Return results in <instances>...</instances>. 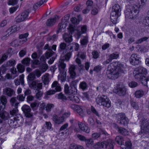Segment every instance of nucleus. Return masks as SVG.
<instances>
[{
  "mask_svg": "<svg viewBox=\"0 0 149 149\" xmlns=\"http://www.w3.org/2000/svg\"><path fill=\"white\" fill-rule=\"evenodd\" d=\"M22 117L20 115L10 119L8 121V123L11 127L15 128L19 127L22 123L23 121Z\"/></svg>",
  "mask_w": 149,
  "mask_h": 149,
  "instance_id": "6e6552de",
  "label": "nucleus"
},
{
  "mask_svg": "<svg viewBox=\"0 0 149 149\" xmlns=\"http://www.w3.org/2000/svg\"><path fill=\"white\" fill-rule=\"evenodd\" d=\"M22 109L26 117L30 118L32 116V113L31 112V109L29 106L26 105H24Z\"/></svg>",
  "mask_w": 149,
  "mask_h": 149,
  "instance_id": "f3484780",
  "label": "nucleus"
},
{
  "mask_svg": "<svg viewBox=\"0 0 149 149\" xmlns=\"http://www.w3.org/2000/svg\"><path fill=\"white\" fill-rule=\"evenodd\" d=\"M70 149H85L82 146L77 145L74 144L70 145Z\"/></svg>",
  "mask_w": 149,
  "mask_h": 149,
  "instance_id": "37998d69",
  "label": "nucleus"
},
{
  "mask_svg": "<svg viewBox=\"0 0 149 149\" xmlns=\"http://www.w3.org/2000/svg\"><path fill=\"white\" fill-rule=\"evenodd\" d=\"M17 76V75H15L13 77L11 74H10V73H8L6 74L5 76V78L7 79H13L15 78Z\"/></svg>",
  "mask_w": 149,
  "mask_h": 149,
  "instance_id": "0e129e2a",
  "label": "nucleus"
},
{
  "mask_svg": "<svg viewBox=\"0 0 149 149\" xmlns=\"http://www.w3.org/2000/svg\"><path fill=\"white\" fill-rule=\"evenodd\" d=\"M131 105L134 109L136 110H138L139 109V106L138 104L134 102H131Z\"/></svg>",
  "mask_w": 149,
  "mask_h": 149,
  "instance_id": "4d7b16f0",
  "label": "nucleus"
},
{
  "mask_svg": "<svg viewBox=\"0 0 149 149\" xmlns=\"http://www.w3.org/2000/svg\"><path fill=\"white\" fill-rule=\"evenodd\" d=\"M65 17H64L62 18L61 22L59 23L58 25V31L59 32H64L63 37L64 40H65L64 38V35L65 34Z\"/></svg>",
  "mask_w": 149,
  "mask_h": 149,
  "instance_id": "a211bd4d",
  "label": "nucleus"
},
{
  "mask_svg": "<svg viewBox=\"0 0 149 149\" xmlns=\"http://www.w3.org/2000/svg\"><path fill=\"white\" fill-rule=\"evenodd\" d=\"M43 93L42 91H38L36 94V98L38 99H39V98L42 96Z\"/></svg>",
  "mask_w": 149,
  "mask_h": 149,
  "instance_id": "680f3d73",
  "label": "nucleus"
},
{
  "mask_svg": "<svg viewBox=\"0 0 149 149\" xmlns=\"http://www.w3.org/2000/svg\"><path fill=\"white\" fill-rule=\"evenodd\" d=\"M30 59L29 58H26L22 60V63L26 66H29L30 64Z\"/></svg>",
  "mask_w": 149,
  "mask_h": 149,
  "instance_id": "a19ab883",
  "label": "nucleus"
},
{
  "mask_svg": "<svg viewBox=\"0 0 149 149\" xmlns=\"http://www.w3.org/2000/svg\"><path fill=\"white\" fill-rule=\"evenodd\" d=\"M52 88H54L56 92H59L61 90V87L57 81H54L52 85Z\"/></svg>",
  "mask_w": 149,
  "mask_h": 149,
  "instance_id": "c85d7f7f",
  "label": "nucleus"
},
{
  "mask_svg": "<svg viewBox=\"0 0 149 149\" xmlns=\"http://www.w3.org/2000/svg\"><path fill=\"white\" fill-rule=\"evenodd\" d=\"M48 0H42L40 1L33 5V7L35 9H37L44 3L46 2Z\"/></svg>",
  "mask_w": 149,
  "mask_h": 149,
  "instance_id": "72a5a7b5",
  "label": "nucleus"
},
{
  "mask_svg": "<svg viewBox=\"0 0 149 149\" xmlns=\"http://www.w3.org/2000/svg\"><path fill=\"white\" fill-rule=\"evenodd\" d=\"M129 86L131 88H134L137 86L138 84L136 82L132 81L129 83Z\"/></svg>",
  "mask_w": 149,
  "mask_h": 149,
  "instance_id": "5fc2aeb1",
  "label": "nucleus"
},
{
  "mask_svg": "<svg viewBox=\"0 0 149 149\" xmlns=\"http://www.w3.org/2000/svg\"><path fill=\"white\" fill-rule=\"evenodd\" d=\"M144 92L142 90L137 91L135 93V97L137 98H140L144 95Z\"/></svg>",
  "mask_w": 149,
  "mask_h": 149,
  "instance_id": "473e14b6",
  "label": "nucleus"
},
{
  "mask_svg": "<svg viewBox=\"0 0 149 149\" xmlns=\"http://www.w3.org/2000/svg\"><path fill=\"white\" fill-rule=\"evenodd\" d=\"M91 110L92 113L96 116L98 117H100V115L98 111H97L95 108L93 106H91Z\"/></svg>",
  "mask_w": 149,
  "mask_h": 149,
  "instance_id": "09e8293b",
  "label": "nucleus"
},
{
  "mask_svg": "<svg viewBox=\"0 0 149 149\" xmlns=\"http://www.w3.org/2000/svg\"><path fill=\"white\" fill-rule=\"evenodd\" d=\"M54 107V105L53 104H47L46 107V110L48 112L50 111H51V109Z\"/></svg>",
  "mask_w": 149,
  "mask_h": 149,
  "instance_id": "3c124183",
  "label": "nucleus"
},
{
  "mask_svg": "<svg viewBox=\"0 0 149 149\" xmlns=\"http://www.w3.org/2000/svg\"><path fill=\"white\" fill-rule=\"evenodd\" d=\"M121 11V8L119 5L116 4L113 6L110 15L111 20L113 24L117 23V19L120 15Z\"/></svg>",
  "mask_w": 149,
  "mask_h": 149,
  "instance_id": "39448f33",
  "label": "nucleus"
},
{
  "mask_svg": "<svg viewBox=\"0 0 149 149\" xmlns=\"http://www.w3.org/2000/svg\"><path fill=\"white\" fill-rule=\"evenodd\" d=\"M8 4L9 5H14L17 3V0H8Z\"/></svg>",
  "mask_w": 149,
  "mask_h": 149,
  "instance_id": "bf43d9fd",
  "label": "nucleus"
},
{
  "mask_svg": "<svg viewBox=\"0 0 149 149\" xmlns=\"http://www.w3.org/2000/svg\"><path fill=\"white\" fill-rule=\"evenodd\" d=\"M87 29V27L85 25L82 26L81 27V31L82 32L81 33V32H78L77 33V35L78 37L79 38L82 33H84L86 32Z\"/></svg>",
  "mask_w": 149,
  "mask_h": 149,
  "instance_id": "e433bc0d",
  "label": "nucleus"
},
{
  "mask_svg": "<svg viewBox=\"0 0 149 149\" xmlns=\"http://www.w3.org/2000/svg\"><path fill=\"white\" fill-rule=\"evenodd\" d=\"M17 68L18 71L20 73L23 72L24 71V66L20 64H18Z\"/></svg>",
  "mask_w": 149,
  "mask_h": 149,
  "instance_id": "49530a36",
  "label": "nucleus"
},
{
  "mask_svg": "<svg viewBox=\"0 0 149 149\" xmlns=\"http://www.w3.org/2000/svg\"><path fill=\"white\" fill-rule=\"evenodd\" d=\"M116 141L120 145L123 146V143L124 139L123 137L121 136H117L115 139Z\"/></svg>",
  "mask_w": 149,
  "mask_h": 149,
  "instance_id": "f704fd0d",
  "label": "nucleus"
},
{
  "mask_svg": "<svg viewBox=\"0 0 149 149\" xmlns=\"http://www.w3.org/2000/svg\"><path fill=\"white\" fill-rule=\"evenodd\" d=\"M49 75L48 73H45L41 77L42 81L45 85H48L50 81L49 79Z\"/></svg>",
  "mask_w": 149,
  "mask_h": 149,
  "instance_id": "bb28decb",
  "label": "nucleus"
},
{
  "mask_svg": "<svg viewBox=\"0 0 149 149\" xmlns=\"http://www.w3.org/2000/svg\"><path fill=\"white\" fill-rule=\"evenodd\" d=\"M34 72V74H35V75H36L38 78H39L41 75V72L38 69L36 70Z\"/></svg>",
  "mask_w": 149,
  "mask_h": 149,
  "instance_id": "69168bd1",
  "label": "nucleus"
},
{
  "mask_svg": "<svg viewBox=\"0 0 149 149\" xmlns=\"http://www.w3.org/2000/svg\"><path fill=\"white\" fill-rule=\"evenodd\" d=\"M35 78V74L33 73H31L28 76V84L29 87L36 90L42 89V84L39 82L37 80L33 81Z\"/></svg>",
  "mask_w": 149,
  "mask_h": 149,
  "instance_id": "20e7f679",
  "label": "nucleus"
},
{
  "mask_svg": "<svg viewBox=\"0 0 149 149\" xmlns=\"http://www.w3.org/2000/svg\"><path fill=\"white\" fill-rule=\"evenodd\" d=\"M93 3L92 1L91 0H88L86 2V5L87 7L91 9V7L93 5Z\"/></svg>",
  "mask_w": 149,
  "mask_h": 149,
  "instance_id": "6e6d98bb",
  "label": "nucleus"
},
{
  "mask_svg": "<svg viewBox=\"0 0 149 149\" xmlns=\"http://www.w3.org/2000/svg\"><path fill=\"white\" fill-rule=\"evenodd\" d=\"M79 108L76 111L81 116V117L84 116V114L82 109L79 106Z\"/></svg>",
  "mask_w": 149,
  "mask_h": 149,
  "instance_id": "603ef678",
  "label": "nucleus"
},
{
  "mask_svg": "<svg viewBox=\"0 0 149 149\" xmlns=\"http://www.w3.org/2000/svg\"><path fill=\"white\" fill-rule=\"evenodd\" d=\"M65 49V43L64 42H61L59 45V51L62 52Z\"/></svg>",
  "mask_w": 149,
  "mask_h": 149,
  "instance_id": "8fccbe9b",
  "label": "nucleus"
},
{
  "mask_svg": "<svg viewBox=\"0 0 149 149\" xmlns=\"http://www.w3.org/2000/svg\"><path fill=\"white\" fill-rule=\"evenodd\" d=\"M77 137L79 140L82 141H85L86 139L84 136L79 134H78L77 135Z\"/></svg>",
  "mask_w": 149,
  "mask_h": 149,
  "instance_id": "338daca9",
  "label": "nucleus"
},
{
  "mask_svg": "<svg viewBox=\"0 0 149 149\" xmlns=\"http://www.w3.org/2000/svg\"><path fill=\"white\" fill-rule=\"evenodd\" d=\"M10 102L12 106L17 108L19 103L16 100V97H14L11 98L10 100Z\"/></svg>",
  "mask_w": 149,
  "mask_h": 149,
  "instance_id": "c756f323",
  "label": "nucleus"
},
{
  "mask_svg": "<svg viewBox=\"0 0 149 149\" xmlns=\"http://www.w3.org/2000/svg\"><path fill=\"white\" fill-rule=\"evenodd\" d=\"M54 53L51 49L47 50L45 53V56L47 59L52 56Z\"/></svg>",
  "mask_w": 149,
  "mask_h": 149,
  "instance_id": "4c0bfd02",
  "label": "nucleus"
},
{
  "mask_svg": "<svg viewBox=\"0 0 149 149\" xmlns=\"http://www.w3.org/2000/svg\"><path fill=\"white\" fill-rule=\"evenodd\" d=\"M96 102L97 104L103 106L107 108L111 107V102L107 96L103 95L101 97H97L96 98Z\"/></svg>",
  "mask_w": 149,
  "mask_h": 149,
  "instance_id": "0eeeda50",
  "label": "nucleus"
},
{
  "mask_svg": "<svg viewBox=\"0 0 149 149\" xmlns=\"http://www.w3.org/2000/svg\"><path fill=\"white\" fill-rule=\"evenodd\" d=\"M79 87L82 90L84 91L87 89L88 86L87 84L85 81H83L80 83Z\"/></svg>",
  "mask_w": 149,
  "mask_h": 149,
  "instance_id": "2f4dec72",
  "label": "nucleus"
},
{
  "mask_svg": "<svg viewBox=\"0 0 149 149\" xmlns=\"http://www.w3.org/2000/svg\"><path fill=\"white\" fill-rule=\"evenodd\" d=\"M29 10H26L18 15L15 18V21L17 22H20L25 20L27 18Z\"/></svg>",
  "mask_w": 149,
  "mask_h": 149,
  "instance_id": "4468645a",
  "label": "nucleus"
},
{
  "mask_svg": "<svg viewBox=\"0 0 149 149\" xmlns=\"http://www.w3.org/2000/svg\"><path fill=\"white\" fill-rule=\"evenodd\" d=\"M16 64L15 61L13 59L10 60L8 61L6 63L7 67L14 66Z\"/></svg>",
  "mask_w": 149,
  "mask_h": 149,
  "instance_id": "79ce46f5",
  "label": "nucleus"
},
{
  "mask_svg": "<svg viewBox=\"0 0 149 149\" xmlns=\"http://www.w3.org/2000/svg\"><path fill=\"white\" fill-rule=\"evenodd\" d=\"M0 100L3 105H5L7 103V99L5 96H1L0 98Z\"/></svg>",
  "mask_w": 149,
  "mask_h": 149,
  "instance_id": "052dcab7",
  "label": "nucleus"
},
{
  "mask_svg": "<svg viewBox=\"0 0 149 149\" xmlns=\"http://www.w3.org/2000/svg\"><path fill=\"white\" fill-rule=\"evenodd\" d=\"M116 118L118 123L124 125L128 123V119L124 113H119L116 115Z\"/></svg>",
  "mask_w": 149,
  "mask_h": 149,
  "instance_id": "9b49d317",
  "label": "nucleus"
},
{
  "mask_svg": "<svg viewBox=\"0 0 149 149\" xmlns=\"http://www.w3.org/2000/svg\"><path fill=\"white\" fill-rule=\"evenodd\" d=\"M101 148L102 149H106L107 147L109 148L111 144H114V142L113 140L109 139L107 141H104L101 142Z\"/></svg>",
  "mask_w": 149,
  "mask_h": 149,
  "instance_id": "aec40b11",
  "label": "nucleus"
},
{
  "mask_svg": "<svg viewBox=\"0 0 149 149\" xmlns=\"http://www.w3.org/2000/svg\"><path fill=\"white\" fill-rule=\"evenodd\" d=\"M26 53V49L22 50L19 53V55L20 57H22L25 55Z\"/></svg>",
  "mask_w": 149,
  "mask_h": 149,
  "instance_id": "e2e57ef3",
  "label": "nucleus"
},
{
  "mask_svg": "<svg viewBox=\"0 0 149 149\" xmlns=\"http://www.w3.org/2000/svg\"><path fill=\"white\" fill-rule=\"evenodd\" d=\"M100 52L96 50H93L92 51V54L93 56V58L96 59L99 58Z\"/></svg>",
  "mask_w": 149,
  "mask_h": 149,
  "instance_id": "58836bf2",
  "label": "nucleus"
},
{
  "mask_svg": "<svg viewBox=\"0 0 149 149\" xmlns=\"http://www.w3.org/2000/svg\"><path fill=\"white\" fill-rule=\"evenodd\" d=\"M133 75L137 81H141L144 85H147L149 80V75L146 68L142 67H139L134 70Z\"/></svg>",
  "mask_w": 149,
  "mask_h": 149,
  "instance_id": "7ed1b4c3",
  "label": "nucleus"
},
{
  "mask_svg": "<svg viewBox=\"0 0 149 149\" xmlns=\"http://www.w3.org/2000/svg\"><path fill=\"white\" fill-rule=\"evenodd\" d=\"M124 65L118 61L113 62L109 65L106 71L107 77L109 79H117L122 73L125 72Z\"/></svg>",
  "mask_w": 149,
  "mask_h": 149,
  "instance_id": "f257e3e1",
  "label": "nucleus"
},
{
  "mask_svg": "<svg viewBox=\"0 0 149 149\" xmlns=\"http://www.w3.org/2000/svg\"><path fill=\"white\" fill-rule=\"evenodd\" d=\"M149 132V120L143 118L141 124V130L140 134H146Z\"/></svg>",
  "mask_w": 149,
  "mask_h": 149,
  "instance_id": "1a4fd4ad",
  "label": "nucleus"
},
{
  "mask_svg": "<svg viewBox=\"0 0 149 149\" xmlns=\"http://www.w3.org/2000/svg\"><path fill=\"white\" fill-rule=\"evenodd\" d=\"M118 132L121 134L124 135L128 134V132L127 130L123 127H118Z\"/></svg>",
  "mask_w": 149,
  "mask_h": 149,
  "instance_id": "c9c22d12",
  "label": "nucleus"
},
{
  "mask_svg": "<svg viewBox=\"0 0 149 149\" xmlns=\"http://www.w3.org/2000/svg\"><path fill=\"white\" fill-rule=\"evenodd\" d=\"M119 54L118 52H114L113 53L110 54L107 57V59L104 61L103 64L106 65L109 63L113 59H117L119 57Z\"/></svg>",
  "mask_w": 149,
  "mask_h": 149,
  "instance_id": "2eb2a0df",
  "label": "nucleus"
},
{
  "mask_svg": "<svg viewBox=\"0 0 149 149\" xmlns=\"http://www.w3.org/2000/svg\"><path fill=\"white\" fill-rule=\"evenodd\" d=\"M148 38L146 37L141 38L137 40L136 42V44L141 43L143 42L146 40L148 39Z\"/></svg>",
  "mask_w": 149,
  "mask_h": 149,
  "instance_id": "864d4df0",
  "label": "nucleus"
},
{
  "mask_svg": "<svg viewBox=\"0 0 149 149\" xmlns=\"http://www.w3.org/2000/svg\"><path fill=\"white\" fill-rule=\"evenodd\" d=\"M117 94L120 96H124L127 92V89L124 85L122 83L118 84L117 87Z\"/></svg>",
  "mask_w": 149,
  "mask_h": 149,
  "instance_id": "ddd939ff",
  "label": "nucleus"
},
{
  "mask_svg": "<svg viewBox=\"0 0 149 149\" xmlns=\"http://www.w3.org/2000/svg\"><path fill=\"white\" fill-rule=\"evenodd\" d=\"M146 0H138V5L128 6L125 11L126 19H135L137 17L139 11V8L145 6Z\"/></svg>",
  "mask_w": 149,
  "mask_h": 149,
  "instance_id": "f03ea898",
  "label": "nucleus"
},
{
  "mask_svg": "<svg viewBox=\"0 0 149 149\" xmlns=\"http://www.w3.org/2000/svg\"><path fill=\"white\" fill-rule=\"evenodd\" d=\"M0 117L2 120L5 121L7 120L9 117V114L7 112L3 111L0 112Z\"/></svg>",
  "mask_w": 149,
  "mask_h": 149,
  "instance_id": "a878e982",
  "label": "nucleus"
},
{
  "mask_svg": "<svg viewBox=\"0 0 149 149\" xmlns=\"http://www.w3.org/2000/svg\"><path fill=\"white\" fill-rule=\"evenodd\" d=\"M101 134H104L105 135H107V133L104 130H101L99 133H94L91 135V138L92 139L95 140L96 139L99 138Z\"/></svg>",
  "mask_w": 149,
  "mask_h": 149,
  "instance_id": "5701e85b",
  "label": "nucleus"
},
{
  "mask_svg": "<svg viewBox=\"0 0 149 149\" xmlns=\"http://www.w3.org/2000/svg\"><path fill=\"white\" fill-rule=\"evenodd\" d=\"M48 68V65L46 64H43L41 67V70L43 72L46 71Z\"/></svg>",
  "mask_w": 149,
  "mask_h": 149,
  "instance_id": "13d9d810",
  "label": "nucleus"
},
{
  "mask_svg": "<svg viewBox=\"0 0 149 149\" xmlns=\"http://www.w3.org/2000/svg\"><path fill=\"white\" fill-rule=\"evenodd\" d=\"M75 69V67L73 65H71L69 69L70 74L72 78H75L76 77V74L74 71Z\"/></svg>",
  "mask_w": 149,
  "mask_h": 149,
  "instance_id": "cd10ccee",
  "label": "nucleus"
},
{
  "mask_svg": "<svg viewBox=\"0 0 149 149\" xmlns=\"http://www.w3.org/2000/svg\"><path fill=\"white\" fill-rule=\"evenodd\" d=\"M64 116L58 117L56 115H54L53 117V120L57 124H61L64 121Z\"/></svg>",
  "mask_w": 149,
  "mask_h": 149,
  "instance_id": "393cba45",
  "label": "nucleus"
},
{
  "mask_svg": "<svg viewBox=\"0 0 149 149\" xmlns=\"http://www.w3.org/2000/svg\"><path fill=\"white\" fill-rule=\"evenodd\" d=\"M15 92L12 88L9 87H6L3 90V94L9 97H11L15 93Z\"/></svg>",
  "mask_w": 149,
  "mask_h": 149,
  "instance_id": "4be33fe9",
  "label": "nucleus"
},
{
  "mask_svg": "<svg viewBox=\"0 0 149 149\" xmlns=\"http://www.w3.org/2000/svg\"><path fill=\"white\" fill-rule=\"evenodd\" d=\"M19 29V27H17L16 25H14L12 27L10 28L6 31V33L7 34H6V35L3 36L2 37V39H4L5 38V37L8 36L9 35L17 31Z\"/></svg>",
  "mask_w": 149,
  "mask_h": 149,
  "instance_id": "6ab92c4d",
  "label": "nucleus"
},
{
  "mask_svg": "<svg viewBox=\"0 0 149 149\" xmlns=\"http://www.w3.org/2000/svg\"><path fill=\"white\" fill-rule=\"evenodd\" d=\"M148 14H149V10L148 12ZM143 23L146 26H149V17H146L143 21Z\"/></svg>",
  "mask_w": 149,
  "mask_h": 149,
  "instance_id": "de8ad7c7",
  "label": "nucleus"
},
{
  "mask_svg": "<svg viewBox=\"0 0 149 149\" xmlns=\"http://www.w3.org/2000/svg\"><path fill=\"white\" fill-rule=\"evenodd\" d=\"M69 88L68 85L66 84V100H70L76 103L79 102L80 100L77 95L69 93Z\"/></svg>",
  "mask_w": 149,
  "mask_h": 149,
  "instance_id": "9d476101",
  "label": "nucleus"
},
{
  "mask_svg": "<svg viewBox=\"0 0 149 149\" xmlns=\"http://www.w3.org/2000/svg\"><path fill=\"white\" fill-rule=\"evenodd\" d=\"M88 42V36H84V38L80 41L81 45L85 47L86 46Z\"/></svg>",
  "mask_w": 149,
  "mask_h": 149,
  "instance_id": "7c9ffc66",
  "label": "nucleus"
},
{
  "mask_svg": "<svg viewBox=\"0 0 149 149\" xmlns=\"http://www.w3.org/2000/svg\"><path fill=\"white\" fill-rule=\"evenodd\" d=\"M58 19V16H55L54 17L48 19L46 22V25L48 26H52L55 24L56 20Z\"/></svg>",
  "mask_w": 149,
  "mask_h": 149,
  "instance_id": "412c9836",
  "label": "nucleus"
},
{
  "mask_svg": "<svg viewBox=\"0 0 149 149\" xmlns=\"http://www.w3.org/2000/svg\"><path fill=\"white\" fill-rule=\"evenodd\" d=\"M39 104L37 102H33L31 104V107L33 110H37Z\"/></svg>",
  "mask_w": 149,
  "mask_h": 149,
  "instance_id": "a18cd8bd",
  "label": "nucleus"
},
{
  "mask_svg": "<svg viewBox=\"0 0 149 149\" xmlns=\"http://www.w3.org/2000/svg\"><path fill=\"white\" fill-rule=\"evenodd\" d=\"M78 123L79 128L81 131L86 133L90 132V129L88 127L80 122H78Z\"/></svg>",
  "mask_w": 149,
  "mask_h": 149,
  "instance_id": "b1692460",
  "label": "nucleus"
},
{
  "mask_svg": "<svg viewBox=\"0 0 149 149\" xmlns=\"http://www.w3.org/2000/svg\"><path fill=\"white\" fill-rule=\"evenodd\" d=\"M65 60V55L63 54V56H61L60 61V64L58 69L60 74L58 76V79L60 80L61 82H64L65 81V64L64 63Z\"/></svg>",
  "mask_w": 149,
  "mask_h": 149,
  "instance_id": "423d86ee",
  "label": "nucleus"
},
{
  "mask_svg": "<svg viewBox=\"0 0 149 149\" xmlns=\"http://www.w3.org/2000/svg\"><path fill=\"white\" fill-rule=\"evenodd\" d=\"M140 57L137 54H132L130 58V63L132 65H135L139 64L141 62L140 61Z\"/></svg>",
  "mask_w": 149,
  "mask_h": 149,
  "instance_id": "f8f14e48",
  "label": "nucleus"
},
{
  "mask_svg": "<svg viewBox=\"0 0 149 149\" xmlns=\"http://www.w3.org/2000/svg\"><path fill=\"white\" fill-rule=\"evenodd\" d=\"M69 35H68L67 37L66 36V42H69L72 41V34L75 30L74 26L73 25H70L67 29Z\"/></svg>",
  "mask_w": 149,
  "mask_h": 149,
  "instance_id": "dca6fc26",
  "label": "nucleus"
},
{
  "mask_svg": "<svg viewBox=\"0 0 149 149\" xmlns=\"http://www.w3.org/2000/svg\"><path fill=\"white\" fill-rule=\"evenodd\" d=\"M98 11V9L97 7L93 8L92 10L91 13L93 15H95L97 13Z\"/></svg>",
  "mask_w": 149,
  "mask_h": 149,
  "instance_id": "774afa93",
  "label": "nucleus"
},
{
  "mask_svg": "<svg viewBox=\"0 0 149 149\" xmlns=\"http://www.w3.org/2000/svg\"><path fill=\"white\" fill-rule=\"evenodd\" d=\"M124 147H122V149H131L132 143L130 141L125 142V145L124 146Z\"/></svg>",
  "mask_w": 149,
  "mask_h": 149,
  "instance_id": "ea45409f",
  "label": "nucleus"
},
{
  "mask_svg": "<svg viewBox=\"0 0 149 149\" xmlns=\"http://www.w3.org/2000/svg\"><path fill=\"white\" fill-rule=\"evenodd\" d=\"M45 127L49 130L51 131L52 130V125L50 122H46L45 125H44Z\"/></svg>",
  "mask_w": 149,
  "mask_h": 149,
  "instance_id": "c03bdc74",
  "label": "nucleus"
}]
</instances>
